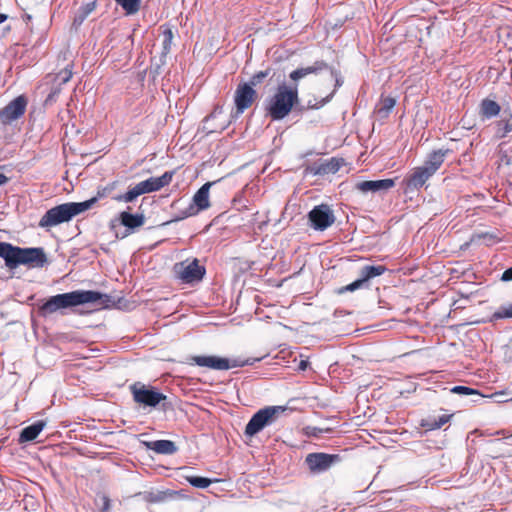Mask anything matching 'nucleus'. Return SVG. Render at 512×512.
Returning a JSON list of instances; mask_svg holds the SVG:
<instances>
[{
  "label": "nucleus",
  "instance_id": "obj_1",
  "mask_svg": "<svg viewBox=\"0 0 512 512\" xmlns=\"http://www.w3.org/2000/svg\"><path fill=\"white\" fill-rule=\"evenodd\" d=\"M175 175V170L166 171L160 177H150L144 181L137 183L135 186L131 187L127 192L115 194V190L119 186V181L115 180L103 187H99L95 197H92L90 200H94L93 204L97 202L98 199L111 197L113 200L117 202L131 203L137 197L146 194L152 193L161 190L163 187L168 186Z\"/></svg>",
  "mask_w": 512,
  "mask_h": 512
},
{
  "label": "nucleus",
  "instance_id": "obj_2",
  "mask_svg": "<svg viewBox=\"0 0 512 512\" xmlns=\"http://www.w3.org/2000/svg\"><path fill=\"white\" fill-rule=\"evenodd\" d=\"M103 297L104 295L102 293L93 290H75L68 293L57 294L51 296L40 305L38 312L41 316L46 317L60 309L94 303L101 300ZM105 297L107 296L105 295Z\"/></svg>",
  "mask_w": 512,
  "mask_h": 512
},
{
  "label": "nucleus",
  "instance_id": "obj_3",
  "mask_svg": "<svg viewBox=\"0 0 512 512\" xmlns=\"http://www.w3.org/2000/svg\"><path fill=\"white\" fill-rule=\"evenodd\" d=\"M0 257L5 260V265L10 269L19 265L43 267L47 263L43 248H21L8 242H0Z\"/></svg>",
  "mask_w": 512,
  "mask_h": 512
},
{
  "label": "nucleus",
  "instance_id": "obj_4",
  "mask_svg": "<svg viewBox=\"0 0 512 512\" xmlns=\"http://www.w3.org/2000/svg\"><path fill=\"white\" fill-rule=\"evenodd\" d=\"M298 102V84H280L267 102V115L272 120H282L290 114Z\"/></svg>",
  "mask_w": 512,
  "mask_h": 512
},
{
  "label": "nucleus",
  "instance_id": "obj_5",
  "mask_svg": "<svg viewBox=\"0 0 512 512\" xmlns=\"http://www.w3.org/2000/svg\"><path fill=\"white\" fill-rule=\"evenodd\" d=\"M94 200L84 202H68L49 209L40 219L39 226L51 228L70 221L73 217L87 211L93 205Z\"/></svg>",
  "mask_w": 512,
  "mask_h": 512
},
{
  "label": "nucleus",
  "instance_id": "obj_6",
  "mask_svg": "<svg viewBox=\"0 0 512 512\" xmlns=\"http://www.w3.org/2000/svg\"><path fill=\"white\" fill-rule=\"evenodd\" d=\"M449 149H439L431 152L423 166L416 167L412 173L405 178V184L409 189H419L432 177L445 161Z\"/></svg>",
  "mask_w": 512,
  "mask_h": 512
},
{
  "label": "nucleus",
  "instance_id": "obj_7",
  "mask_svg": "<svg viewBox=\"0 0 512 512\" xmlns=\"http://www.w3.org/2000/svg\"><path fill=\"white\" fill-rule=\"evenodd\" d=\"M133 401L141 407L156 408L167 396L157 388L142 382H135L129 386Z\"/></svg>",
  "mask_w": 512,
  "mask_h": 512
},
{
  "label": "nucleus",
  "instance_id": "obj_8",
  "mask_svg": "<svg viewBox=\"0 0 512 512\" xmlns=\"http://www.w3.org/2000/svg\"><path fill=\"white\" fill-rule=\"evenodd\" d=\"M286 410L283 406H268L257 411L245 427V435L253 437L266 426L271 425Z\"/></svg>",
  "mask_w": 512,
  "mask_h": 512
},
{
  "label": "nucleus",
  "instance_id": "obj_9",
  "mask_svg": "<svg viewBox=\"0 0 512 512\" xmlns=\"http://www.w3.org/2000/svg\"><path fill=\"white\" fill-rule=\"evenodd\" d=\"M174 272L178 279L183 283L192 284L201 281L206 273L204 266L199 264V260H185L174 265Z\"/></svg>",
  "mask_w": 512,
  "mask_h": 512
},
{
  "label": "nucleus",
  "instance_id": "obj_10",
  "mask_svg": "<svg viewBox=\"0 0 512 512\" xmlns=\"http://www.w3.org/2000/svg\"><path fill=\"white\" fill-rule=\"evenodd\" d=\"M190 360L191 364L197 365L199 367H206L213 370H229L231 368L242 367L245 365L252 364V362H249L248 360H229L227 358H222L214 355L192 356Z\"/></svg>",
  "mask_w": 512,
  "mask_h": 512
},
{
  "label": "nucleus",
  "instance_id": "obj_11",
  "mask_svg": "<svg viewBox=\"0 0 512 512\" xmlns=\"http://www.w3.org/2000/svg\"><path fill=\"white\" fill-rule=\"evenodd\" d=\"M386 270L387 268L384 265H365L359 271L360 277L354 282L339 288L337 293L343 294L346 292H353L363 287H368V282L371 279L383 275Z\"/></svg>",
  "mask_w": 512,
  "mask_h": 512
},
{
  "label": "nucleus",
  "instance_id": "obj_12",
  "mask_svg": "<svg viewBox=\"0 0 512 512\" xmlns=\"http://www.w3.org/2000/svg\"><path fill=\"white\" fill-rule=\"evenodd\" d=\"M340 461V455L324 452L309 453L305 458V463L312 474L323 473Z\"/></svg>",
  "mask_w": 512,
  "mask_h": 512
},
{
  "label": "nucleus",
  "instance_id": "obj_13",
  "mask_svg": "<svg viewBox=\"0 0 512 512\" xmlns=\"http://www.w3.org/2000/svg\"><path fill=\"white\" fill-rule=\"evenodd\" d=\"M258 97L257 91L247 82H241L237 85L234 92L235 113L238 117L249 109Z\"/></svg>",
  "mask_w": 512,
  "mask_h": 512
},
{
  "label": "nucleus",
  "instance_id": "obj_14",
  "mask_svg": "<svg viewBox=\"0 0 512 512\" xmlns=\"http://www.w3.org/2000/svg\"><path fill=\"white\" fill-rule=\"evenodd\" d=\"M308 219L311 227L317 231H324L335 222V216L326 204L315 206L308 213Z\"/></svg>",
  "mask_w": 512,
  "mask_h": 512
},
{
  "label": "nucleus",
  "instance_id": "obj_15",
  "mask_svg": "<svg viewBox=\"0 0 512 512\" xmlns=\"http://www.w3.org/2000/svg\"><path fill=\"white\" fill-rule=\"evenodd\" d=\"M28 101L24 95H19L0 110V123L9 125L22 117L26 111Z\"/></svg>",
  "mask_w": 512,
  "mask_h": 512
},
{
  "label": "nucleus",
  "instance_id": "obj_16",
  "mask_svg": "<svg viewBox=\"0 0 512 512\" xmlns=\"http://www.w3.org/2000/svg\"><path fill=\"white\" fill-rule=\"evenodd\" d=\"M213 182H206L203 184L193 196V204H191L186 211L183 212L182 219L194 216L200 211L206 210L210 207L209 191Z\"/></svg>",
  "mask_w": 512,
  "mask_h": 512
},
{
  "label": "nucleus",
  "instance_id": "obj_17",
  "mask_svg": "<svg viewBox=\"0 0 512 512\" xmlns=\"http://www.w3.org/2000/svg\"><path fill=\"white\" fill-rule=\"evenodd\" d=\"M395 186L393 179H381V180H367L356 183L355 188L362 192H379L387 191Z\"/></svg>",
  "mask_w": 512,
  "mask_h": 512
},
{
  "label": "nucleus",
  "instance_id": "obj_18",
  "mask_svg": "<svg viewBox=\"0 0 512 512\" xmlns=\"http://www.w3.org/2000/svg\"><path fill=\"white\" fill-rule=\"evenodd\" d=\"M342 165V159L332 157L319 165L311 166L309 170L314 175L336 173Z\"/></svg>",
  "mask_w": 512,
  "mask_h": 512
},
{
  "label": "nucleus",
  "instance_id": "obj_19",
  "mask_svg": "<svg viewBox=\"0 0 512 512\" xmlns=\"http://www.w3.org/2000/svg\"><path fill=\"white\" fill-rule=\"evenodd\" d=\"M328 67L325 61H316L312 66H308L305 68H298L292 71L289 75L290 79L297 84V81L306 77L309 74H316L319 71H322Z\"/></svg>",
  "mask_w": 512,
  "mask_h": 512
},
{
  "label": "nucleus",
  "instance_id": "obj_20",
  "mask_svg": "<svg viewBox=\"0 0 512 512\" xmlns=\"http://www.w3.org/2000/svg\"><path fill=\"white\" fill-rule=\"evenodd\" d=\"M119 220L121 225L132 232L144 225L145 216L143 214H131L128 211H122L119 214Z\"/></svg>",
  "mask_w": 512,
  "mask_h": 512
},
{
  "label": "nucleus",
  "instance_id": "obj_21",
  "mask_svg": "<svg viewBox=\"0 0 512 512\" xmlns=\"http://www.w3.org/2000/svg\"><path fill=\"white\" fill-rule=\"evenodd\" d=\"M145 445L148 449L163 455H172L177 451L175 443L171 440L149 441L145 442Z\"/></svg>",
  "mask_w": 512,
  "mask_h": 512
},
{
  "label": "nucleus",
  "instance_id": "obj_22",
  "mask_svg": "<svg viewBox=\"0 0 512 512\" xmlns=\"http://www.w3.org/2000/svg\"><path fill=\"white\" fill-rule=\"evenodd\" d=\"M453 417V414H443L439 416L438 418L435 417H427L425 419L421 420V426L425 428L428 431L440 429L442 426H444L446 423H448L451 418Z\"/></svg>",
  "mask_w": 512,
  "mask_h": 512
},
{
  "label": "nucleus",
  "instance_id": "obj_23",
  "mask_svg": "<svg viewBox=\"0 0 512 512\" xmlns=\"http://www.w3.org/2000/svg\"><path fill=\"white\" fill-rule=\"evenodd\" d=\"M46 423L42 420L37 421L33 423L32 425H29L25 427L20 434V441L22 442H28L35 440L40 432L45 427Z\"/></svg>",
  "mask_w": 512,
  "mask_h": 512
},
{
  "label": "nucleus",
  "instance_id": "obj_24",
  "mask_svg": "<svg viewBox=\"0 0 512 512\" xmlns=\"http://www.w3.org/2000/svg\"><path fill=\"white\" fill-rule=\"evenodd\" d=\"M501 111L500 105L493 100L484 99L480 104V114L484 118H492L497 116Z\"/></svg>",
  "mask_w": 512,
  "mask_h": 512
},
{
  "label": "nucleus",
  "instance_id": "obj_25",
  "mask_svg": "<svg viewBox=\"0 0 512 512\" xmlns=\"http://www.w3.org/2000/svg\"><path fill=\"white\" fill-rule=\"evenodd\" d=\"M396 104L395 98L391 96H381L380 102L376 107V113L380 118H387Z\"/></svg>",
  "mask_w": 512,
  "mask_h": 512
},
{
  "label": "nucleus",
  "instance_id": "obj_26",
  "mask_svg": "<svg viewBox=\"0 0 512 512\" xmlns=\"http://www.w3.org/2000/svg\"><path fill=\"white\" fill-rule=\"evenodd\" d=\"M73 64H67L62 70L53 76V81L56 85L61 86L70 81L73 76Z\"/></svg>",
  "mask_w": 512,
  "mask_h": 512
},
{
  "label": "nucleus",
  "instance_id": "obj_27",
  "mask_svg": "<svg viewBox=\"0 0 512 512\" xmlns=\"http://www.w3.org/2000/svg\"><path fill=\"white\" fill-rule=\"evenodd\" d=\"M185 480L196 488L205 489L211 485L213 482H217L218 479L212 480L202 476H185Z\"/></svg>",
  "mask_w": 512,
  "mask_h": 512
},
{
  "label": "nucleus",
  "instance_id": "obj_28",
  "mask_svg": "<svg viewBox=\"0 0 512 512\" xmlns=\"http://www.w3.org/2000/svg\"><path fill=\"white\" fill-rule=\"evenodd\" d=\"M127 15L136 14L140 9L141 0H114Z\"/></svg>",
  "mask_w": 512,
  "mask_h": 512
},
{
  "label": "nucleus",
  "instance_id": "obj_29",
  "mask_svg": "<svg viewBox=\"0 0 512 512\" xmlns=\"http://www.w3.org/2000/svg\"><path fill=\"white\" fill-rule=\"evenodd\" d=\"M163 32H162V35H163V51L164 52H169L170 49H171V45H172V40H173V32L171 30V28L169 27H163Z\"/></svg>",
  "mask_w": 512,
  "mask_h": 512
},
{
  "label": "nucleus",
  "instance_id": "obj_30",
  "mask_svg": "<svg viewBox=\"0 0 512 512\" xmlns=\"http://www.w3.org/2000/svg\"><path fill=\"white\" fill-rule=\"evenodd\" d=\"M270 75V69L264 70V71H258L255 74L252 75L250 78V81L247 82L251 85L253 88L254 86H257L263 82V80Z\"/></svg>",
  "mask_w": 512,
  "mask_h": 512
},
{
  "label": "nucleus",
  "instance_id": "obj_31",
  "mask_svg": "<svg viewBox=\"0 0 512 512\" xmlns=\"http://www.w3.org/2000/svg\"><path fill=\"white\" fill-rule=\"evenodd\" d=\"M493 318H495V319L512 318V304L499 307V309L494 312Z\"/></svg>",
  "mask_w": 512,
  "mask_h": 512
},
{
  "label": "nucleus",
  "instance_id": "obj_32",
  "mask_svg": "<svg viewBox=\"0 0 512 512\" xmlns=\"http://www.w3.org/2000/svg\"><path fill=\"white\" fill-rule=\"evenodd\" d=\"M451 392L459 395H480V393L476 389L467 386H454L453 388H451Z\"/></svg>",
  "mask_w": 512,
  "mask_h": 512
},
{
  "label": "nucleus",
  "instance_id": "obj_33",
  "mask_svg": "<svg viewBox=\"0 0 512 512\" xmlns=\"http://www.w3.org/2000/svg\"><path fill=\"white\" fill-rule=\"evenodd\" d=\"M101 499H102L101 512H109V509L111 507V502H110L109 497L106 495H103Z\"/></svg>",
  "mask_w": 512,
  "mask_h": 512
},
{
  "label": "nucleus",
  "instance_id": "obj_34",
  "mask_svg": "<svg viewBox=\"0 0 512 512\" xmlns=\"http://www.w3.org/2000/svg\"><path fill=\"white\" fill-rule=\"evenodd\" d=\"M512 132V123L506 122L503 126L502 132L500 134V137H506L509 133Z\"/></svg>",
  "mask_w": 512,
  "mask_h": 512
},
{
  "label": "nucleus",
  "instance_id": "obj_35",
  "mask_svg": "<svg viewBox=\"0 0 512 512\" xmlns=\"http://www.w3.org/2000/svg\"><path fill=\"white\" fill-rule=\"evenodd\" d=\"M501 280H503V281H512V267L506 269L503 272Z\"/></svg>",
  "mask_w": 512,
  "mask_h": 512
},
{
  "label": "nucleus",
  "instance_id": "obj_36",
  "mask_svg": "<svg viewBox=\"0 0 512 512\" xmlns=\"http://www.w3.org/2000/svg\"><path fill=\"white\" fill-rule=\"evenodd\" d=\"M177 492L175 491H170V492H165V493H162L161 495H159L157 498H156V501H162L166 498V495H169V496H173V495H176Z\"/></svg>",
  "mask_w": 512,
  "mask_h": 512
},
{
  "label": "nucleus",
  "instance_id": "obj_37",
  "mask_svg": "<svg viewBox=\"0 0 512 512\" xmlns=\"http://www.w3.org/2000/svg\"><path fill=\"white\" fill-rule=\"evenodd\" d=\"M8 181V177L3 173H0V186L6 184Z\"/></svg>",
  "mask_w": 512,
  "mask_h": 512
},
{
  "label": "nucleus",
  "instance_id": "obj_38",
  "mask_svg": "<svg viewBox=\"0 0 512 512\" xmlns=\"http://www.w3.org/2000/svg\"><path fill=\"white\" fill-rule=\"evenodd\" d=\"M60 92V88L55 89L53 92H51L48 96V99H51L53 96L57 95Z\"/></svg>",
  "mask_w": 512,
  "mask_h": 512
},
{
  "label": "nucleus",
  "instance_id": "obj_39",
  "mask_svg": "<svg viewBox=\"0 0 512 512\" xmlns=\"http://www.w3.org/2000/svg\"><path fill=\"white\" fill-rule=\"evenodd\" d=\"M7 19V15L0 14V23L4 22Z\"/></svg>",
  "mask_w": 512,
  "mask_h": 512
},
{
  "label": "nucleus",
  "instance_id": "obj_40",
  "mask_svg": "<svg viewBox=\"0 0 512 512\" xmlns=\"http://www.w3.org/2000/svg\"><path fill=\"white\" fill-rule=\"evenodd\" d=\"M305 367H306V364H305V362H304V361H302V362H301V364H300V368H301V369H305Z\"/></svg>",
  "mask_w": 512,
  "mask_h": 512
}]
</instances>
